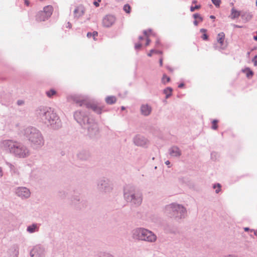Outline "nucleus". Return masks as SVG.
Segmentation results:
<instances>
[{
	"label": "nucleus",
	"instance_id": "obj_31",
	"mask_svg": "<svg viewBox=\"0 0 257 257\" xmlns=\"http://www.w3.org/2000/svg\"><path fill=\"white\" fill-rule=\"evenodd\" d=\"M170 81V78L167 76L166 74H164L162 78V82L164 84H166Z\"/></svg>",
	"mask_w": 257,
	"mask_h": 257
},
{
	"label": "nucleus",
	"instance_id": "obj_55",
	"mask_svg": "<svg viewBox=\"0 0 257 257\" xmlns=\"http://www.w3.org/2000/svg\"><path fill=\"white\" fill-rule=\"evenodd\" d=\"M165 163L166 165H170V162H169V161L168 160V161H166Z\"/></svg>",
	"mask_w": 257,
	"mask_h": 257
},
{
	"label": "nucleus",
	"instance_id": "obj_38",
	"mask_svg": "<svg viewBox=\"0 0 257 257\" xmlns=\"http://www.w3.org/2000/svg\"><path fill=\"white\" fill-rule=\"evenodd\" d=\"M201 8L200 5H196L195 7L191 6L190 7V11L193 12L195 11L196 10H198Z\"/></svg>",
	"mask_w": 257,
	"mask_h": 257
},
{
	"label": "nucleus",
	"instance_id": "obj_22",
	"mask_svg": "<svg viewBox=\"0 0 257 257\" xmlns=\"http://www.w3.org/2000/svg\"><path fill=\"white\" fill-rule=\"evenodd\" d=\"M8 165L10 167V172L13 176H19L20 172L18 169L16 167L11 163H8Z\"/></svg>",
	"mask_w": 257,
	"mask_h": 257
},
{
	"label": "nucleus",
	"instance_id": "obj_12",
	"mask_svg": "<svg viewBox=\"0 0 257 257\" xmlns=\"http://www.w3.org/2000/svg\"><path fill=\"white\" fill-rule=\"evenodd\" d=\"M115 20L114 16L111 15H106L102 20V25L104 27H110L114 24Z\"/></svg>",
	"mask_w": 257,
	"mask_h": 257
},
{
	"label": "nucleus",
	"instance_id": "obj_11",
	"mask_svg": "<svg viewBox=\"0 0 257 257\" xmlns=\"http://www.w3.org/2000/svg\"><path fill=\"white\" fill-rule=\"evenodd\" d=\"M31 257H45V248L41 244L35 246L30 252Z\"/></svg>",
	"mask_w": 257,
	"mask_h": 257
},
{
	"label": "nucleus",
	"instance_id": "obj_17",
	"mask_svg": "<svg viewBox=\"0 0 257 257\" xmlns=\"http://www.w3.org/2000/svg\"><path fill=\"white\" fill-rule=\"evenodd\" d=\"M85 11V9L83 6L77 7L74 11V17L77 19L79 18L84 14Z\"/></svg>",
	"mask_w": 257,
	"mask_h": 257
},
{
	"label": "nucleus",
	"instance_id": "obj_13",
	"mask_svg": "<svg viewBox=\"0 0 257 257\" xmlns=\"http://www.w3.org/2000/svg\"><path fill=\"white\" fill-rule=\"evenodd\" d=\"M152 111V107L148 104H143L140 107V112L142 115L148 116Z\"/></svg>",
	"mask_w": 257,
	"mask_h": 257
},
{
	"label": "nucleus",
	"instance_id": "obj_19",
	"mask_svg": "<svg viewBox=\"0 0 257 257\" xmlns=\"http://www.w3.org/2000/svg\"><path fill=\"white\" fill-rule=\"evenodd\" d=\"M241 11H237L233 7L231 10L229 18L232 20L238 19L239 16H241Z\"/></svg>",
	"mask_w": 257,
	"mask_h": 257
},
{
	"label": "nucleus",
	"instance_id": "obj_58",
	"mask_svg": "<svg viewBox=\"0 0 257 257\" xmlns=\"http://www.w3.org/2000/svg\"><path fill=\"white\" fill-rule=\"evenodd\" d=\"M167 68L168 70H169L170 71H173L172 69V68H170V67H169V66H167Z\"/></svg>",
	"mask_w": 257,
	"mask_h": 257
},
{
	"label": "nucleus",
	"instance_id": "obj_4",
	"mask_svg": "<svg viewBox=\"0 0 257 257\" xmlns=\"http://www.w3.org/2000/svg\"><path fill=\"white\" fill-rule=\"evenodd\" d=\"M20 135L24 136L34 149H39L45 144L41 132L35 127L29 126L23 128L20 131Z\"/></svg>",
	"mask_w": 257,
	"mask_h": 257
},
{
	"label": "nucleus",
	"instance_id": "obj_6",
	"mask_svg": "<svg viewBox=\"0 0 257 257\" xmlns=\"http://www.w3.org/2000/svg\"><path fill=\"white\" fill-rule=\"evenodd\" d=\"M132 238L138 241H144L150 243L155 242L157 237L152 231L143 227H138L132 231Z\"/></svg>",
	"mask_w": 257,
	"mask_h": 257
},
{
	"label": "nucleus",
	"instance_id": "obj_18",
	"mask_svg": "<svg viewBox=\"0 0 257 257\" xmlns=\"http://www.w3.org/2000/svg\"><path fill=\"white\" fill-rule=\"evenodd\" d=\"M40 224L36 223H32L27 226L26 231L29 233H34L39 231Z\"/></svg>",
	"mask_w": 257,
	"mask_h": 257
},
{
	"label": "nucleus",
	"instance_id": "obj_52",
	"mask_svg": "<svg viewBox=\"0 0 257 257\" xmlns=\"http://www.w3.org/2000/svg\"><path fill=\"white\" fill-rule=\"evenodd\" d=\"M250 231H251V232L253 231V232H254V235H256V236H257V231H255V230H253V229H251V230H250Z\"/></svg>",
	"mask_w": 257,
	"mask_h": 257
},
{
	"label": "nucleus",
	"instance_id": "obj_47",
	"mask_svg": "<svg viewBox=\"0 0 257 257\" xmlns=\"http://www.w3.org/2000/svg\"><path fill=\"white\" fill-rule=\"evenodd\" d=\"M150 42H151L150 39H149V38H147V39L146 43V46H148L150 44Z\"/></svg>",
	"mask_w": 257,
	"mask_h": 257
},
{
	"label": "nucleus",
	"instance_id": "obj_62",
	"mask_svg": "<svg viewBox=\"0 0 257 257\" xmlns=\"http://www.w3.org/2000/svg\"><path fill=\"white\" fill-rule=\"evenodd\" d=\"M253 39H254V40L257 41V35L256 36H254L253 37Z\"/></svg>",
	"mask_w": 257,
	"mask_h": 257
},
{
	"label": "nucleus",
	"instance_id": "obj_56",
	"mask_svg": "<svg viewBox=\"0 0 257 257\" xmlns=\"http://www.w3.org/2000/svg\"><path fill=\"white\" fill-rule=\"evenodd\" d=\"M233 26L235 27V28H241L242 27L241 26H240L239 25H234Z\"/></svg>",
	"mask_w": 257,
	"mask_h": 257
},
{
	"label": "nucleus",
	"instance_id": "obj_23",
	"mask_svg": "<svg viewBox=\"0 0 257 257\" xmlns=\"http://www.w3.org/2000/svg\"><path fill=\"white\" fill-rule=\"evenodd\" d=\"M49 18H46V15L45 14L44 12H39L36 16V20L38 21H45L47 20Z\"/></svg>",
	"mask_w": 257,
	"mask_h": 257
},
{
	"label": "nucleus",
	"instance_id": "obj_1",
	"mask_svg": "<svg viewBox=\"0 0 257 257\" xmlns=\"http://www.w3.org/2000/svg\"><path fill=\"white\" fill-rule=\"evenodd\" d=\"M0 147L3 150L19 159L27 158L31 155V151L26 144L13 140L1 141Z\"/></svg>",
	"mask_w": 257,
	"mask_h": 257
},
{
	"label": "nucleus",
	"instance_id": "obj_50",
	"mask_svg": "<svg viewBox=\"0 0 257 257\" xmlns=\"http://www.w3.org/2000/svg\"><path fill=\"white\" fill-rule=\"evenodd\" d=\"M184 86V84L182 83H180L179 85H178V87L179 88H182L183 86Z\"/></svg>",
	"mask_w": 257,
	"mask_h": 257
},
{
	"label": "nucleus",
	"instance_id": "obj_25",
	"mask_svg": "<svg viewBox=\"0 0 257 257\" xmlns=\"http://www.w3.org/2000/svg\"><path fill=\"white\" fill-rule=\"evenodd\" d=\"M89 157V154L85 151H82L78 154V158L82 160H86Z\"/></svg>",
	"mask_w": 257,
	"mask_h": 257
},
{
	"label": "nucleus",
	"instance_id": "obj_16",
	"mask_svg": "<svg viewBox=\"0 0 257 257\" xmlns=\"http://www.w3.org/2000/svg\"><path fill=\"white\" fill-rule=\"evenodd\" d=\"M9 257H18L19 254V246L15 244L12 245L9 249Z\"/></svg>",
	"mask_w": 257,
	"mask_h": 257
},
{
	"label": "nucleus",
	"instance_id": "obj_61",
	"mask_svg": "<svg viewBox=\"0 0 257 257\" xmlns=\"http://www.w3.org/2000/svg\"><path fill=\"white\" fill-rule=\"evenodd\" d=\"M60 193L64 194V196H65L66 195V193L65 192H60Z\"/></svg>",
	"mask_w": 257,
	"mask_h": 257
},
{
	"label": "nucleus",
	"instance_id": "obj_46",
	"mask_svg": "<svg viewBox=\"0 0 257 257\" xmlns=\"http://www.w3.org/2000/svg\"><path fill=\"white\" fill-rule=\"evenodd\" d=\"M252 61L254 63V66H257V60L253 58Z\"/></svg>",
	"mask_w": 257,
	"mask_h": 257
},
{
	"label": "nucleus",
	"instance_id": "obj_28",
	"mask_svg": "<svg viewBox=\"0 0 257 257\" xmlns=\"http://www.w3.org/2000/svg\"><path fill=\"white\" fill-rule=\"evenodd\" d=\"M221 185L219 183L214 184L213 185V188L214 189L217 188L216 189V190H215V193H219L220 192V191H221Z\"/></svg>",
	"mask_w": 257,
	"mask_h": 257
},
{
	"label": "nucleus",
	"instance_id": "obj_49",
	"mask_svg": "<svg viewBox=\"0 0 257 257\" xmlns=\"http://www.w3.org/2000/svg\"><path fill=\"white\" fill-rule=\"evenodd\" d=\"M3 175V169L2 167H0V178Z\"/></svg>",
	"mask_w": 257,
	"mask_h": 257
},
{
	"label": "nucleus",
	"instance_id": "obj_33",
	"mask_svg": "<svg viewBox=\"0 0 257 257\" xmlns=\"http://www.w3.org/2000/svg\"><path fill=\"white\" fill-rule=\"evenodd\" d=\"M123 9L126 13L129 14L131 11V7L128 4H125L123 6Z\"/></svg>",
	"mask_w": 257,
	"mask_h": 257
},
{
	"label": "nucleus",
	"instance_id": "obj_42",
	"mask_svg": "<svg viewBox=\"0 0 257 257\" xmlns=\"http://www.w3.org/2000/svg\"><path fill=\"white\" fill-rule=\"evenodd\" d=\"M101 2V0H97V2L95 1L93 2V4L96 7H99V3H100Z\"/></svg>",
	"mask_w": 257,
	"mask_h": 257
},
{
	"label": "nucleus",
	"instance_id": "obj_48",
	"mask_svg": "<svg viewBox=\"0 0 257 257\" xmlns=\"http://www.w3.org/2000/svg\"><path fill=\"white\" fill-rule=\"evenodd\" d=\"M159 63H160V66H162V65H163V58H161L160 59Z\"/></svg>",
	"mask_w": 257,
	"mask_h": 257
},
{
	"label": "nucleus",
	"instance_id": "obj_27",
	"mask_svg": "<svg viewBox=\"0 0 257 257\" xmlns=\"http://www.w3.org/2000/svg\"><path fill=\"white\" fill-rule=\"evenodd\" d=\"M173 89L171 87H168L163 90V93L166 94V99H168L172 95Z\"/></svg>",
	"mask_w": 257,
	"mask_h": 257
},
{
	"label": "nucleus",
	"instance_id": "obj_64",
	"mask_svg": "<svg viewBox=\"0 0 257 257\" xmlns=\"http://www.w3.org/2000/svg\"><path fill=\"white\" fill-rule=\"evenodd\" d=\"M121 109L122 110H124V109H125V107H124V106H121Z\"/></svg>",
	"mask_w": 257,
	"mask_h": 257
},
{
	"label": "nucleus",
	"instance_id": "obj_10",
	"mask_svg": "<svg viewBox=\"0 0 257 257\" xmlns=\"http://www.w3.org/2000/svg\"><path fill=\"white\" fill-rule=\"evenodd\" d=\"M15 195L22 200L27 199L30 198L31 192L30 189L26 187H17L14 189Z\"/></svg>",
	"mask_w": 257,
	"mask_h": 257
},
{
	"label": "nucleus",
	"instance_id": "obj_34",
	"mask_svg": "<svg viewBox=\"0 0 257 257\" xmlns=\"http://www.w3.org/2000/svg\"><path fill=\"white\" fill-rule=\"evenodd\" d=\"M217 122H218V120L216 119H214L212 121V128L213 130H216L217 128V127H218V125L217 124Z\"/></svg>",
	"mask_w": 257,
	"mask_h": 257
},
{
	"label": "nucleus",
	"instance_id": "obj_3",
	"mask_svg": "<svg viewBox=\"0 0 257 257\" xmlns=\"http://www.w3.org/2000/svg\"><path fill=\"white\" fill-rule=\"evenodd\" d=\"M74 117L84 129L87 130V134L90 138H93L98 134L99 129L97 123L93 118L89 117L84 111H76Z\"/></svg>",
	"mask_w": 257,
	"mask_h": 257
},
{
	"label": "nucleus",
	"instance_id": "obj_40",
	"mask_svg": "<svg viewBox=\"0 0 257 257\" xmlns=\"http://www.w3.org/2000/svg\"><path fill=\"white\" fill-rule=\"evenodd\" d=\"M193 17L194 19H198L200 21H202L203 20V18L202 17L200 16V15L199 14H194L193 15Z\"/></svg>",
	"mask_w": 257,
	"mask_h": 257
},
{
	"label": "nucleus",
	"instance_id": "obj_35",
	"mask_svg": "<svg viewBox=\"0 0 257 257\" xmlns=\"http://www.w3.org/2000/svg\"><path fill=\"white\" fill-rule=\"evenodd\" d=\"M154 52H156V54H162V52L161 51H157L155 50L154 49H152L150 51V53L148 54V56L149 57H151L152 55V54L154 53Z\"/></svg>",
	"mask_w": 257,
	"mask_h": 257
},
{
	"label": "nucleus",
	"instance_id": "obj_51",
	"mask_svg": "<svg viewBox=\"0 0 257 257\" xmlns=\"http://www.w3.org/2000/svg\"><path fill=\"white\" fill-rule=\"evenodd\" d=\"M250 229H249L248 227H244V230L245 231H250Z\"/></svg>",
	"mask_w": 257,
	"mask_h": 257
},
{
	"label": "nucleus",
	"instance_id": "obj_15",
	"mask_svg": "<svg viewBox=\"0 0 257 257\" xmlns=\"http://www.w3.org/2000/svg\"><path fill=\"white\" fill-rule=\"evenodd\" d=\"M134 142L137 146H145L147 143V140L143 136L138 135L134 138Z\"/></svg>",
	"mask_w": 257,
	"mask_h": 257
},
{
	"label": "nucleus",
	"instance_id": "obj_9",
	"mask_svg": "<svg viewBox=\"0 0 257 257\" xmlns=\"http://www.w3.org/2000/svg\"><path fill=\"white\" fill-rule=\"evenodd\" d=\"M74 102L80 106H85L88 109H91L95 113L100 114L104 111V106L96 102H86L84 100H80L75 98Z\"/></svg>",
	"mask_w": 257,
	"mask_h": 257
},
{
	"label": "nucleus",
	"instance_id": "obj_2",
	"mask_svg": "<svg viewBox=\"0 0 257 257\" xmlns=\"http://www.w3.org/2000/svg\"><path fill=\"white\" fill-rule=\"evenodd\" d=\"M36 115L40 121L53 130H58L62 126L59 116L51 107H39L36 110Z\"/></svg>",
	"mask_w": 257,
	"mask_h": 257
},
{
	"label": "nucleus",
	"instance_id": "obj_39",
	"mask_svg": "<svg viewBox=\"0 0 257 257\" xmlns=\"http://www.w3.org/2000/svg\"><path fill=\"white\" fill-rule=\"evenodd\" d=\"M246 69L248 71V72L246 73V76L248 78L251 77L253 74V72L248 68H247Z\"/></svg>",
	"mask_w": 257,
	"mask_h": 257
},
{
	"label": "nucleus",
	"instance_id": "obj_45",
	"mask_svg": "<svg viewBox=\"0 0 257 257\" xmlns=\"http://www.w3.org/2000/svg\"><path fill=\"white\" fill-rule=\"evenodd\" d=\"M202 38L203 40H207L208 39V36L207 34H204L203 35Z\"/></svg>",
	"mask_w": 257,
	"mask_h": 257
},
{
	"label": "nucleus",
	"instance_id": "obj_63",
	"mask_svg": "<svg viewBox=\"0 0 257 257\" xmlns=\"http://www.w3.org/2000/svg\"><path fill=\"white\" fill-rule=\"evenodd\" d=\"M210 18L212 19H215V17L214 16H210Z\"/></svg>",
	"mask_w": 257,
	"mask_h": 257
},
{
	"label": "nucleus",
	"instance_id": "obj_37",
	"mask_svg": "<svg viewBox=\"0 0 257 257\" xmlns=\"http://www.w3.org/2000/svg\"><path fill=\"white\" fill-rule=\"evenodd\" d=\"M212 3L216 7H219L221 4V0H211Z\"/></svg>",
	"mask_w": 257,
	"mask_h": 257
},
{
	"label": "nucleus",
	"instance_id": "obj_36",
	"mask_svg": "<svg viewBox=\"0 0 257 257\" xmlns=\"http://www.w3.org/2000/svg\"><path fill=\"white\" fill-rule=\"evenodd\" d=\"M99 257H114L112 254L109 253L103 252L101 253Z\"/></svg>",
	"mask_w": 257,
	"mask_h": 257
},
{
	"label": "nucleus",
	"instance_id": "obj_21",
	"mask_svg": "<svg viewBox=\"0 0 257 257\" xmlns=\"http://www.w3.org/2000/svg\"><path fill=\"white\" fill-rule=\"evenodd\" d=\"M53 11V8L52 6L48 5L45 7L43 9V12L46 15V18H50L52 14Z\"/></svg>",
	"mask_w": 257,
	"mask_h": 257
},
{
	"label": "nucleus",
	"instance_id": "obj_54",
	"mask_svg": "<svg viewBox=\"0 0 257 257\" xmlns=\"http://www.w3.org/2000/svg\"><path fill=\"white\" fill-rule=\"evenodd\" d=\"M160 44V41L159 40H157L156 42V46H158Z\"/></svg>",
	"mask_w": 257,
	"mask_h": 257
},
{
	"label": "nucleus",
	"instance_id": "obj_14",
	"mask_svg": "<svg viewBox=\"0 0 257 257\" xmlns=\"http://www.w3.org/2000/svg\"><path fill=\"white\" fill-rule=\"evenodd\" d=\"M168 153L171 157L176 158H179L182 155L181 151L176 146H173L171 147L168 150Z\"/></svg>",
	"mask_w": 257,
	"mask_h": 257
},
{
	"label": "nucleus",
	"instance_id": "obj_60",
	"mask_svg": "<svg viewBox=\"0 0 257 257\" xmlns=\"http://www.w3.org/2000/svg\"><path fill=\"white\" fill-rule=\"evenodd\" d=\"M139 40H142L144 39V37L143 36H140L139 37Z\"/></svg>",
	"mask_w": 257,
	"mask_h": 257
},
{
	"label": "nucleus",
	"instance_id": "obj_43",
	"mask_svg": "<svg viewBox=\"0 0 257 257\" xmlns=\"http://www.w3.org/2000/svg\"><path fill=\"white\" fill-rule=\"evenodd\" d=\"M141 47H142V44H140V43H139V44H136L135 45V49L136 50H138V49H140L141 48Z\"/></svg>",
	"mask_w": 257,
	"mask_h": 257
},
{
	"label": "nucleus",
	"instance_id": "obj_44",
	"mask_svg": "<svg viewBox=\"0 0 257 257\" xmlns=\"http://www.w3.org/2000/svg\"><path fill=\"white\" fill-rule=\"evenodd\" d=\"M17 103L18 105H22L24 104V101L22 100H19L17 101Z\"/></svg>",
	"mask_w": 257,
	"mask_h": 257
},
{
	"label": "nucleus",
	"instance_id": "obj_53",
	"mask_svg": "<svg viewBox=\"0 0 257 257\" xmlns=\"http://www.w3.org/2000/svg\"><path fill=\"white\" fill-rule=\"evenodd\" d=\"M193 24H194V25L195 26H197L198 24V21L197 20H195L194 22H193Z\"/></svg>",
	"mask_w": 257,
	"mask_h": 257
},
{
	"label": "nucleus",
	"instance_id": "obj_29",
	"mask_svg": "<svg viewBox=\"0 0 257 257\" xmlns=\"http://www.w3.org/2000/svg\"><path fill=\"white\" fill-rule=\"evenodd\" d=\"M46 94H47L48 97L51 98L53 95L56 94V91L55 90L52 89H51V90H50L49 91H46Z\"/></svg>",
	"mask_w": 257,
	"mask_h": 257
},
{
	"label": "nucleus",
	"instance_id": "obj_30",
	"mask_svg": "<svg viewBox=\"0 0 257 257\" xmlns=\"http://www.w3.org/2000/svg\"><path fill=\"white\" fill-rule=\"evenodd\" d=\"M98 35V33L96 31H94L93 33L88 32L87 34V36L88 38L93 37V39L95 40V37Z\"/></svg>",
	"mask_w": 257,
	"mask_h": 257
},
{
	"label": "nucleus",
	"instance_id": "obj_20",
	"mask_svg": "<svg viewBox=\"0 0 257 257\" xmlns=\"http://www.w3.org/2000/svg\"><path fill=\"white\" fill-rule=\"evenodd\" d=\"M241 17L245 22H247L252 19V15L250 12L248 11H241Z\"/></svg>",
	"mask_w": 257,
	"mask_h": 257
},
{
	"label": "nucleus",
	"instance_id": "obj_24",
	"mask_svg": "<svg viewBox=\"0 0 257 257\" xmlns=\"http://www.w3.org/2000/svg\"><path fill=\"white\" fill-rule=\"evenodd\" d=\"M105 102L108 104H113L116 101V98L114 96H108L105 99Z\"/></svg>",
	"mask_w": 257,
	"mask_h": 257
},
{
	"label": "nucleus",
	"instance_id": "obj_32",
	"mask_svg": "<svg viewBox=\"0 0 257 257\" xmlns=\"http://www.w3.org/2000/svg\"><path fill=\"white\" fill-rule=\"evenodd\" d=\"M73 203L76 204L77 202H79L81 200L80 198L78 196H74L71 199Z\"/></svg>",
	"mask_w": 257,
	"mask_h": 257
},
{
	"label": "nucleus",
	"instance_id": "obj_7",
	"mask_svg": "<svg viewBox=\"0 0 257 257\" xmlns=\"http://www.w3.org/2000/svg\"><path fill=\"white\" fill-rule=\"evenodd\" d=\"M165 213L168 216L180 219L186 217L187 210L182 205L174 203L165 207Z\"/></svg>",
	"mask_w": 257,
	"mask_h": 257
},
{
	"label": "nucleus",
	"instance_id": "obj_8",
	"mask_svg": "<svg viewBox=\"0 0 257 257\" xmlns=\"http://www.w3.org/2000/svg\"><path fill=\"white\" fill-rule=\"evenodd\" d=\"M96 187L100 193L108 194L113 191V183L111 179L103 177L97 180Z\"/></svg>",
	"mask_w": 257,
	"mask_h": 257
},
{
	"label": "nucleus",
	"instance_id": "obj_5",
	"mask_svg": "<svg viewBox=\"0 0 257 257\" xmlns=\"http://www.w3.org/2000/svg\"><path fill=\"white\" fill-rule=\"evenodd\" d=\"M124 200L134 207L140 206L143 202V193L132 185H126L123 188Z\"/></svg>",
	"mask_w": 257,
	"mask_h": 257
},
{
	"label": "nucleus",
	"instance_id": "obj_59",
	"mask_svg": "<svg viewBox=\"0 0 257 257\" xmlns=\"http://www.w3.org/2000/svg\"><path fill=\"white\" fill-rule=\"evenodd\" d=\"M68 27H69V28L71 27V24L69 22L68 23Z\"/></svg>",
	"mask_w": 257,
	"mask_h": 257
},
{
	"label": "nucleus",
	"instance_id": "obj_26",
	"mask_svg": "<svg viewBox=\"0 0 257 257\" xmlns=\"http://www.w3.org/2000/svg\"><path fill=\"white\" fill-rule=\"evenodd\" d=\"M225 38V34L223 32L219 33L217 37V41L221 46L223 45V42Z\"/></svg>",
	"mask_w": 257,
	"mask_h": 257
},
{
	"label": "nucleus",
	"instance_id": "obj_57",
	"mask_svg": "<svg viewBox=\"0 0 257 257\" xmlns=\"http://www.w3.org/2000/svg\"><path fill=\"white\" fill-rule=\"evenodd\" d=\"M200 32H206V29H201L200 30Z\"/></svg>",
	"mask_w": 257,
	"mask_h": 257
},
{
	"label": "nucleus",
	"instance_id": "obj_41",
	"mask_svg": "<svg viewBox=\"0 0 257 257\" xmlns=\"http://www.w3.org/2000/svg\"><path fill=\"white\" fill-rule=\"evenodd\" d=\"M152 32V30L151 29L149 30L148 31L147 30H144V32H143V33L147 37H148L149 36L148 33V32H150L151 33Z\"/></svg>",
	"mask_w": 257,
	"mask_h": 257
}]
</instances>
